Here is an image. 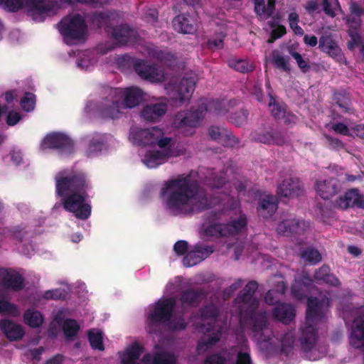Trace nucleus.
<instances>
[{"label": "nucleus", "mask_w": 364, "mask_h": 364, "mask_svg": "<svg viewBox=\"0 0 364 364\" xmlns=\"http://www.w3.org/2000/svg\"><path fill=\"white\" fill-rule=\"evenodd\" d=\"M166 208L174 215H191L218 206L220 196H209L200 190L189 175L178 176L165 181L160 191Z\"/></svg>", "instance_id": "nucleus-1"}, {"label": "nucleus", "mask_w": 364, "mask_h": 364, "mask_svg": "<svg viewBox=\"0 0 364 364\" xmlns=\"http://www.w3.org/2000/svg\"><path fill=\"white\" fill-rule=\"evenodd\" d=\"M55 192L62 198L64 209L82 220L91 215V205L86 201L87 191L92 188L86 173L82 171H66L55 176Z\"/></svg>", "instance_id": "nucleus-2"}, {"label": "nucleus", "mask_w": 364, "mask_h": 364, "mask_svg": "<svg viewBox=\"0 0 364 364\" xmlns=\"http://www.w3.org/2000/svg\"><path fill=\"white\" fill-rule=\"evenodd\" d=\"M107 92V95L97 106L98 114L105 119L118 118L122 109L135 107L144 98L143 91L136 87H110Z\"/></svg>", "instance_id": "nucleus-3"}, {"label": "nucleus", "mask_w": 364, "mask_h": 364, "mask_svg": "<svg viewBox=\"0 0 364 364\" xmlns=\"http://www.w3.org/2000/svg\"><path fill=\"white\" fill-rule=\"evenodd\" d=\"M176 305L174 297L159 299L151 310L146 319V331L150 334L160 332L161 326H166L171 331H183L187 327L183 316L173 317Z\"/></svg>", "instance_id": "nucleus-4"}, {"label": "nucleus", "mask_w": 364, "mask_h": 364, "mask_svg": "<svg viewBox=\"0 0 364 364\" xmlns=\"http://www.w3.org/2000/svg\"><path fill=\"white\" fill-rule=\"evenodd\" d=\"M257 304L255 301L252 307L249 309H242L240 312V320L250 321L251 330L254 336L257 338L259 342L268 343L274 336L273 333L267 328V318L265 313L256 314Z\"/></svg>", "instance_id": "nucleus-5"}, {"label": "nucleus", "mask_w": 364, "mask_h": 364, "mask_svg": "<svg viewBox=\"0 0 364 364\" xmlns=\"http://www.w3.org/2000/svg\"><path fill=\"white\" fill-rule=\"evenodd\" d=\"M60 33L66 38L80 40L87 33V24L84 18L79 14H74L70 18H64L58 24Z\"/></svg>", "instance_id": "nucleus-6"}, {"label": "nucleus", "mask_w": 364, "mask_h": 364, "mask_svg": "<svg viewBox=\"0 0 364 364\" xmlns=\"http://www.w3.org/2000/svg\"><path fill=\"white\" fill-rule=\"evenodd\" d=\"M318 339V330L314 323H304L300 327L298 341L301 350L309 360H316L320 358L319 355H314L313 353Z\"/></svg>", "instance_id": "nucleus-7"}, {"label": "nucleus", "mask_w": 364, "mask_h": 364, "mask_svg": "<svg viewBox=\"0 0 364 364\" xmlns=\"http://www.w3.org/2000/svg\"><path fill=\"white\" fill-rule=\"evenodd\" d=\"M196 83V77L186 73L180 82L175 85L169 93V97L174 106H181L188 102L194 90Z\"/></svg>", "instance_id": "nucleus-8"}, {"label": "nucleus", "mask_w": 364, "mask_h": 364, "mask_svg": "<svg viewBox=\"0 0 364 364\" xmlns=\"http://www.w3.org/2000/svg\"><path fill=\"white\" fill-rule=\"evenodd\" d=\"M208 108L204 103L200 104L197 108L178 112L173 119V124L177 128L197 127L204 118Z\"/></svg>", "instance_id": "nucleus-9"}, {"label": "nucleus", "mask_w": 364, "mask_h": 364, "mask_svg": "<svg viewBox=\"0 0 364 364\" xmlns=\"http://www.w3.org/2000/svg\"><path fill=\"white\" fill-rule=\"evenodd\" d=\"M43 149L57 150L61 154L70 155L74 152V141L68 135L60 132L47 134L41 144Z\"/></svg>", "instance_id": "nucleus-10"}, {"label": "nucleus", "mask_w": 364, "mask_h": 364, "mask_svg": "<svg viewBox=\"0 0 364 364\" xmlns=\"http://www.w3.org/2000/svg\"><path fill=\"white\" fill-rule=\"evenodd\" d=\"M310 223L293 217L281 220L277 226V232L282 236L296 237L301 235L309 229Z\"/></svg>", "instance_id": "nucleus-11"}, {"label": "nucleus", "mask_w": 364, "mask_h": 364, "mask_svg": "<svg viewBox=\"0 0 364 364\" xmlns=\"http://www.w3.org/2000/svg\"><path fill=\"white\" fill-rule=\"evenodd\" d=\"M162 134V129L156 127L149 129L133 128L130 132V137L134 144L139 146H152L156 140Z\"/></svg>", "instance_id": "nucleus-12"}, {"label": "nucleus", "mask_w": 364, "mask_h": 364, "mask_svg": "<svg viewBox=\"0 0 364 364\" xmlns=\"http://www.w3.org/2000/svg\"><path fill=\"white\" fill-rule=\"evenodd\" d=\"M329 303V299L325 295L320 299L316 296L309 297L304 323H314L315 321L321 320L323 316V307L328 306Z\"/></svg>", "instance_id": "nucleus-13"}, {"label": "nucleus", "mask_w": 364, "mask_h": 364, "mask_svg": "<svg viewBox=\"0 0 364 364\" xmlns=\"http://www.w3.org/2000/svg\"><path fill=\"white\" fill-rule=\"evenodd\" d=\"M105 32L116 41L118 46H125L128 43L134 42L136 38V32L128 24L107 26Z\"/></svg>", "instance_id": "nucleus-14"}, {"label": "nucleus", "mask_w": 364, "mask_h": 364, "mask_svg": "<svg viewBox=\"0 0 364 364\" xmlns=\"http://www.w3.org/2000/svg\"><path fill=\"white\" fill-rule=\"evenodd\" d=\"M0 284L6 289L18 291L25 286L24 277L12 269H0Z\"/></svg>", "instance_id": "nucleus-15"}, {"label": "nucleus", "mask_w": 364, "mask_h": 364, "mask_svg": "<svg viewBox=\"0 0 364 364\" xmlns=\"http://www.w3.org/2000/svg\"><path fill=\"white\" fill-rule=\"evenodd\" d=\"M258 288V284L255 281L249 282L234 299V303L238 305V314L242 309H249L252 307L253 301H256L257 307L259 301L254 297V294Z\"/></svg>", "instance_id": "nucleus-16"}, {"label": "nucleus", "mask_w": 364, "mask_h": 364, "mask_svg": "<svg viewBox=\"0 0 364 364\" xmlns=\"http://www.w3.org/2000/svg\"><path fill=\"white\" fill-rule=\"evenodd\" d=\"M214 252V247L203 244H196L183 257V263L186 267H193L205 258L209 257Z\"/></svg>", "instance_id": "nucleus-17"}, {"label": "nucleus", "mask_w": 364, "mask_h": 364, "mask_svg": "<svg viewBox=\"0 0 364 364\" xmlns=\"http://www.w3.org/2000/svg\"><path fill=\"white\" fill-rule=\"evenodd\" d=\"M318 48L339 63H342L345 60L341 49L331 35H323L320 37Z\"/></svg>", "instance_id": "nucleus-18"}, {"label": "nucleus", "mask_w": 364, "mask_h": 364, "mask_svg": "<svg viewBox=\"0 0 364 364\" xmlns=\"http://www.w3.org/2000/svg\"><path fill=\"white\" fill-rule=\"evenodd\" d=\"M252 136L255 141L268 145L282 146L285 142L282 133L272 127L260 129L252 133Z\"/></svg>", "instance_id": "nucleus-19"}, {"label": "nucleus", "mask_w": 364, "mask_h": 364, "mask_svg": "<svg viewBox=\"0 0 364 364\" xmlns=\"http://www.w3.org/2000/svg\"><path fill=\"white\" fill-rule=\"evenodd\" d=\"M338 207L346 210L349 208L364 209V195L358 189L348 190L343 196H340L336 201Z\"/></svg>", "instance_id": "nucleus-20"}, {"label": "nucleus", "mask_w": 364, "mask_h": 364, "mask_svg": "<svg viewBox=\"0 0 364 364\" xmlns=\"http://www.w3.org/2000/svg\"><path fill=\"white\" fill-rule=\"evenodd\" d=\"M301 181L296 178L283 180L277 186V194L284 198H295L303 194Z\"/></svg>", "instance_id": "nucleus-21"}, {"label": "nucleus", "mask_w": 364, "mask_h": 364, "mask_svg": "<svg viewBox=\"0 0 364 364\" xmlns=\"http://www.w3.org/2000/svg\"><path fill=\"white\" fill-rule=\"evenodd\" d=\"M221 203L218 205L219 208L210 210L205 213V218L208 221L219 220L223 216L226 215L228 211L235 210L238 205V201L233 197L226 196L225 198H221Z\"/></svg>", "instance_id": "nucleus-22"}, {"label": "nucleus", "mask_w": 364, "mask_h": 364, "mask_svg": "<svg viewBox=\"0 0 364 364\" xmlns=\"http://www.w3.org/2000/svg\"><path fill=\"white\" fill-rule=\"evenodd\" d=\"M349 342L355 348H364V314H358L353 319Z\"/></svg>", "instance_id": "nucleus-23"}, {"label": "nucleus", "mask_w": 364, "mask_h": 364, "mask_svg": "<svg viewBox=\"0 0 364 364\" xmlns=\"http://www.w3.org/2000/svg\"><path fill=\"white\" fill-rule=\"evenodd\" d=\"M24 9L33 20H42V16L52 11V6L44 0H25Z\"/></svg>", "instance_id": "nucleus-24"}, {"label": "nucleus", "mask_w": 364, "mask_h": 364, "mask_svg": "<svg viewBox=\"0 0 364 364\" xmlns=\"http://www.w3.org/2000/svg\"><path fill=\"white\" fill-rule=\"evenodd\" d=\"M317 194L324 200H328L338 193L340 190L337 179L330 178L317 181L315 183Z\"/></svg>", "instance_id": "nucleus-25"}, {"label": "nucleus", "mask_w": 364, "mask_h": 364, "mask_svg": "<svg viewBox=\"0 0 364 364\" xmlns=\"http://www.w3.org/2000/svg\"><path fill=\"white\" fill-rule=\"evenodd\" d=\"M135 72L142 79L151 82H157L160 79V75L157 66L151 64L146 60H140L134 65Z\"/></svg>", "instance_id": "nucleus-26"}, {"label": "nucleus", "mask_w": 364, "mask_h": 364, "mask_svg": "<svg viewBox=\"0 0 364 364\" xmlns=\"http://www.w3.org/2000/svg\"><path fill=\"white\" fill-rule=\"evenodd\" d=\"M172 23L174 30L181 33L192 34L197 30L196 21L188 14L176 16Z\"/></svg>", "instance_id": "nucleus-27"}, {"label": "nucleus", "mask_w": 364, "mask_h": 364, "mask_svg": "<svg viewBox=\"0 0 364 364\" xmlns=\"http://www.w3.org/2000/svg\"><path fill=\"white\" fill-rule=\"evenodd\" d=\"M205 296L204 289L189 288L181 292L180 301L183 306L196 307Z\"/></svg>", "instance_id": "nucleus-28"}, {"label": "nucleus", "mask_w": 364, "mask_h": 364, "mask_svg": "<svg viewBox=\"0 0 364 364\" xmlns=\"http://www.w3.org/2000/svg\"><path fill=\"white\" fill-rule=\"evenodd\" d=\"M0 329L10 341H19L24 336L21 326L9 319L4 318L0 321Z\"/></svg>", "instance_id": "nucleus-29"}, {"label": "nucleus", "mask_w": 364, "mask_h": 364, "mask_svg": "<svg viewBox=\"0 0 364 364\" xmlns=\"http://www.w3.org/2000/svg\"><path fill=\"white\" fill-rule=\"evenodd\" d=\"M277 208V198L272 195H266L259 199L257 210L260 216L269 218L276 213Z\"/></svg>", "instance_id": "nucleus-30"}, {"label": "nucleus", "mask_w": 364, "mask_h": 364, "mask_svg": "<svg viewBox=\"0 0 364 364\" xmlns=\"http://www.w3.org/2000/svg\"><path fill=\"white\" fill-rule=\"evenodd\" d=\"M171 156L170 150H154L146 153L143 163L149 168H156L165 163Z\"/></svg>", "instance_id": "nucleus-31"}, {"label": "nucleus", "mask_w": 364, "mask_h": 364, "mask_svg": "<svg viewBox=\"0 0 364 364\" xmlns=\"http://www.w3.org/2000/svg\"><path fill=\"white\" fill-rule=\"evenodd\" d=\"M333 101L338 105L343 113L354 114L355 109L352 105L350 94L344 90L333 92Z\"/></svg>", "instance_id": "nucleus-32"}, {"label": "nucleus", "mask_w": 364, "mask_h": 364, "mask_svg": "<svg viewBox=\"0 0 364 364\" xmlns=\"http://www.w3.org/2000/svg\"><path fill=\"white\" fill-rule=\"evenodd\" d=\"M167 111V105L159 102L145 106L141 112V117L148 122H156L164 116Z\"/></svg>", "instance_id": "nucleus-33"}, {"label": "nucleus", "mask_w": 364, "mask_h": 364, "mask_svg": "<svg viewBox=\"0 0 364 364\" xmlns=\"http://www.w3.org/2000/svg\"><path fill=\"white\" fill-rule=\"evenodd\" d=\"M274 318L285 324H289L295 317V309L291 304H278L272 312Z\"/></svg>", "instance_id": "nucleus-34"}, {"label": "nucleus", "mask_w": 364, "mask_h": 364, "mask_svg": "<svg viewBox=\"0 0 364 364\" xmlns=\"http://www.w3.org/2000/svg\"><path fill=\"white\" fill-rule=\"evenodd\" d=\"M269 109L275 119H284L286 123H295L296 116L293 114L287 113L285 105L277 102L272 96L270 97Z\"/></svg>", "instance_id": "nucleus-35"}, {"label": "nucleus", "mask_w": 364, "mask_h": 364, "mask_svg": "<svg viewBox=\"0 0 364 364\" xmlns=\"http://www.w3.org/2000/svg\"><path fill=\"white\" fill-rule=\"evenodd\" d=\"M255 11L262 20H267L274 14L276 9L277 0H267L265 4L264 0H253Z\"/></svg>", "instance_id": "nucleus-36"}, {"label": "nucleus", "mask_w": 364, "mask_h": 364, "mask_svg": "<svg viewBox=\"0 0 364 364\" xmlns=\"http://www.w3.org/2000/svg\"><path fill=\"white\" fill-rule=\"evenodd\" d=\"M314 279L318 284L324 283L333 287H338L341 284L339 279L331 273L329 267L325 264L316 270Z\"/></svg>", "instance_id": "nucleus-37"}, {"label": "nucleus", "mask_w": 364, "mask_h": 364, "mask_svg": "<svg viewBox=\"0 0 364 364\" xmlns=\"http://www.w3.org/2000/svg\"><path fill=\"white\" fill-rule=\"evenodd\" d=\"M144 348L139 343L129 346L121 356L122 364H139L137 360L143 353Z\"/></svg>", "instance_id": "nucleus-38"}, {"label": "nucleus", "mask_w": 364, "mask_h": 364, "mask_svg": "<svg viewBox=\"0 0 364 364\" xmlns=\"http://www.w3.org/2000/svg\"><path fill=\"white\" fill-rule=\"evenodd\" d=\"M200 318L203 321L215 323L220 316V310L213 304L203 306L198 311Z\"/></svg>", "instance_id": "nucleus-39"}, {"label": "nucleus", "mask_w": 364, "mask_h": 364, "mask_svg": "<svg viewBox=\"0 0 364 364\" xmlns=\"http://www.w3.org/2000/svg\"><path fill=\"white\" fill-rule=\"evenodd\" d=\"M228 237L234 236L240 233L247 225V218L245 214L232 221L225 223Z\"/></svg>", "instance_id": "nucleus-40"}, {"label": "nucleus", "mask_w": 364, "mask_h": 364, "mask_svg": "<svg viewBox=\"0 0 364 364\" xmlns=\"http://www.w3.org/2000/svg\"><path fill=\"white\" fill-rule=\"evenodd\" d=\"M205 220L210 223L204 230V234L206 236L216 238L228 237L225 223H217L218 220L210 222L205 218Z\"/></svg>", "instance_id": "nucleus-41"}, {"label": "nucleus", "mask_w": 364, "mask_h": 364, "mask_svg": "<svg viewBox=\"0 0 364 364\" xmlns=\"http://www.w3.org/2000/svg\"><path fill=\"white\" fill-rule=\"evenodd\" d=\"M235 100L228 102L225 100H213L205 105L208 108V112H213L215 114H225L230 112L228 107L232 103L235 104Z\"/></svg>", "instance_id": "nucleus-42"}, {"label": "nucleus", "mask_w": 364, "mask_h": 364, "mask_svg": "<svg viewBox=\"0 0 364 364\" xmlns=\"http://www.w3.org/2000/svg\"><path fill=\"white\" fill-rule=\"evenodd\" d=\"M26 324L31 328H38L43 322V318L39 311L28 309L23 314Z\"/></svg>", "instance_id": "nucleus-43"}, {"label": "nucleus", "mask_w": 364, "mask_h": 364, "mask_svg": "<svg viewBox=\"0 0 364 364\" xmlns=\"http://www.w3.org/2000/svg\"><path fill=\"white\" fill-rule=\"evenodd\" d=\"M104 144V136L101 134L95 135L89 142L86 151L87 156L88 157H92L93 156L97 155L102 150Z\"/></svg>", "instance_id": "nucleus-44"}, {"label": "nucleus", "mask_w": 364, "mask_h": 364, "mask_svg": "<svg viewBox=\"0 0 364 364\" xmlns=\"http://www.w3.org/2000/svg\"><path fill=\"white\" fill-rule=\"evenodd\" d=\"M87 338L90 346L94 350H104L102 333L96 329H90L87 332Z\"/></svg>", "instance_id": "nucleus-45"}, {"label": "nucleus", "mask_w": 364, "mask_h": 364, "mask_svg": "<svg viewBox=\"0 0 364 364\" xmlns=\"http://www.w3.org/2000/svg\"><path fill=\"white\" fill-rule=\"evenodd\" d=\"M227 36V31L225 27H220L215 33V36L209 39L207 46L210 49H221L224 46L223 41Z\"/></svg>", "instance_id": "nucleus-46"}, {"label": "nucleus", "mask_w": 364, "mask_h": 364, "mask_svg": "<svg viewBox=\"0 0 364 364\" xmlns=\"http://www.w3.org/2000/svg\"><path fill=\"white\" fill-rule=\"evenodd\" d=\"M206 331L210 332V334L208 336L207 339L205 341L203 344L208 348L219 341L222 334V328L220 326L215 327L213 324L208 323Z\"/></svg>", "instance_id": "nucleus-47"}, {"label": "nucleus", "mask_w": 364, "mask_h": 364, "mask_svg": "<svg viewBox=\"0 0 364 364\" xmlns=\"http://www.w3.org/2000/svg\"><path fill=\"white\" fill-rule=\"evenodd\" d=\"M228 65L235 70L242 73L252 72L255 69V66L252 64L244 59H230L228 60Z\"/></svg>", "instance_id": "nucleus-48"}, {"label": "nucleus", "mask_w": 364, "mask_h": 364, "mask_svg": "<svg viewBox=\"0 0 364 364\" xmlns=\"http://www.w3.org/2000/svg\"><path fill=\"white\" fill-rule=\"evenodd\" d=\"M80 329V325L75 319L67 318L63 324V330L66 338H73Z\"/></svg>", "instance_id": "nucleus-49"}, {"label": "nucleus", "mask_w": 364, "mask_h": 364, "mask_svg": "<svg viewBox=\"0 0 364 364\" xmlns=\"http://www.w3.org/2000/svg\"><path fill=\"white\" fill-rule=\"evenodd\" d=\"M272 63L274 66L285 72H289L291 68L289 65V59L282 56L278 50L272 53Z\"/></svg>", "instance_id": "nucleus-50"}, {"label": "nucleus", "mask_w": 364, "mask_h": 364, "mask_svg": "<svg viewBox=\"0 0 364 364\" xmlns=\"http://www.w3.org/2000/svg\"><path fill=\"white\" fill-rule=\"evenodd\" d=\"M177 359L173 354L161 351L155 353L151 364H176Z\"/></svg>", "instance_id": "nucleus-51"}, {"label": "nucleus", "mask_w": 364, "mask_h": 364, "mask_svg": "<svg viewBox=\"0 0 364 364\" xmlns=\"http://www.w3.org/2000/svg\"><path fill=\"white\" fill-rule=\"evenodd\" d=\"M109 21V16L105 12H95L92 14V23L99 28L104 27L105 29L107 26H112Z\"/></svg>", "instance_id": "nucleus-52"}, {"label": "nucleus", "mask_w": 364, "mask_h": 364, "mask_svg": "<svg viewBox=\"0 0 364 364\" xmlns=\"http://www.w3.org/2000/svg\"><path fill=\"white\" fill-rule=\"evenodd\" d=\"M294 341L295 336L293 331H289L284 333L280 338L282 351L286 353L291 351Z\"/></svg>", "instance_id": "nucleus-53"}, {"label": "nucleus", "mask_w": 364, "mask_h": 364, "mask_svg": "<svg viewBox=\"0 0 364 364\" xmlns=\"http://www.w3.org/2000/svg\"><path fill=\"white\" fill-rule=\"evenodd\" d=\"M25 0H0V6L10 12H16L24 9Z\"/></svg>", "instance_id": "nucleus-54"}, {"label": "nucleus", "mask_w": 364, "mask_h": 364, "mask_svg": "<svg viewBox=\"0 0 364 364\" xmlns=\"http://www.w3.org/2000/svg\"><path fill=\"white\" fill-rule=\"evenodd\" d=\"M21 108L26 112H31L36 105V95L27 92L20 101Z\"/></svg>", "instance_id": "nucleus-55"}, {"label": "nucleus", "mask_w": 364, "mask_h": 364, "mask_svg": "<svg viewBox=\"0 0 364 364\" xmlns=\"http://www.w3.org/2000/svg\"><path fill=\"white\" fill-rule=\"evenodd\" d=\"M247 111L244 109H240L234 113H231L229 116V120L231 123L235 124L237 127H240L247 122Z\"/></svg>", "instance_id": "nucleus-56"}, {"label": "nucleus", "mask_w": 364, "mask_h": 364, "mask_svg": "<svg viewBox=\"0 0 364 364\" xmlns=\"http://www.w3.org/2000/svg\"><path fill=\"white\" fill-rule=\"evenodd\" d=\"M150 55L161 63H167L173 60V55L165 50L154 48L149 52Z\"/></svg>", "instance_id": "nucleus-57"}, {"label": "nucleus", "mask_w": 364, "mask_h": 364, "mask_svg": "<svg viewBox=\"0 0 364 364\" xmlns=\"http://www.w3.org/2000/svg\"><path fill=\"white\" fill-rule=\"evenodd\" d=\"M288 21L289 26L295 35L301 36L304 35L303 28L298 25L299 16L296 12H291L289 14Z\"/></svg>", "instance_id": "nucleus-58"}, {"label": "nucleus", "mask_w": 364, "mask_h": 364, "mask_svg": "<svg viewBox=\"0 0 364 364\" xmlns=\"http://www.w3.org/2000/svg\"><path fill=\"white\" fill-rule=\"evenodd\" d=\"M301 257L306 261L316 264L321 260V255L319 252L314 248H307L301 253Z\"/></svg>", "instance_id": "nucleus-59"}, {"label": "nucleus", "mask_w": 364, "mask_h": 364, "mask_svg": "<svg viewBox=\"0 0 364 364\" xmlns=\"http://www.w3.org/2000/svg\"><path fill=\"white\" fill-rule=\"evenodd\" d=\"M239 139L226 129L220 144L226 147H236L239 145Z\"/></svg>", "instance_id": "nucleus-60"}, {"label": "nucleus", "mask_w": 364, "mask_h": 364, "mask_svg": "<svg viewBox=\"0 0 364 364\" xmlns=\"http://www.w3.org/2000/svg\"><path fill=\"white\" fill-rule=\"evenodd\" d=\"M226 182L227 178L224 173H213L208 184L212 188H220L226 183Z\"/></svg>", "instance_id": "nucleus-61"}, {"label": "nucleus", "mask_w": 364, "mask_h": 364, "mask_svg": "<svg viewBox=\"0 0 364 364\" xmlns=\"http://www.w3.org/2000/svg\"><path fill=\"white\" fill-rule=\"evenodd\" d=\"M289 54L295 59L298 67L303 73H306L310 70L311 67L308 60H304L300 53L289 50Z\"/></svg>", "instance_id": "nucleus-62"}, {"label": "nucleus", "mask_w": 364, "mask_h": 364, "mask_svg": "<svg viewBox=\"0 0 364 364\" xmlns=\"http://www.w3.org/2000/svg\"><path fill=\"white\" fill-rule=\"evenodd\" d=\"M0 314L16 316L18 314V309L15 304L6 300L0 299Z\"/></svg>", "instance_id": "nucleus-63"}, {"label": "nucleus", "mask_w": 364, "mask_h": 364, "mask_svg": "<svg viewBox=\"0 0 364 364\" xmlns=\"http://www.w3.org/2000/svg\"><path fill=\"white\" fill-rule=\"evenodd\" d=\"M328 146L334 150H341L345 149L344 143L337 137L331 136L328 134H324Z\"/></svg>", "instance_id": "nucleus-64"}]
</instances>
